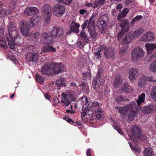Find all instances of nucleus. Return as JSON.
I'll use <instances>...</instances> for the list:
<instances>
[{"label":"nucleus","mask_w":156,"mask_h":156,"mask_svg":"<svg viewBox=\"0 0 156 156\" xmlns=\"http://www.w3.org/2000/svg\"><path fill=\"white\" fill-rule=\"evenodd\" d=\"M54 104L55 105H56L59 102V101L57 98H55L53 101Z\"/></svg>","instance_id":"bf43d9fd"},{"label":"nucleus","mask_w":156,"mask_h":156,"mask_svg":"<svg viewBox=\"0 0 156 156\" xmlns=\"http://www.w3.org/2000/svg\"><path fill=\"white\" fill-rule=\"evenodd\" d=\"M11 59L12 60H13L14 62L15 63V64H16V63H18V61H17V60L16 59H15V58H14V56H11Z\"/></svg>","instance_id":"0e129e2a"},{"label":"nucleus","mask_w":156,"mask_h":156,"mask_svg":"<svg viewBox=\"0 0 156 156\" xmlns=\"http://www.w3.org/2000/svg\"><path fill=\"white\" fill-rule=\"evenodd\" d=\"M135 142H133L134 144V146L133 147L132 145L131 142H129V144L131 149L133 152L135 153L139 152L141 150V148L139 146L136 145V144L135 143Z\"/></svg>","instance_id":"473e14b6"},{"label":"nucleus","mask_w":156,"mask_h":156,"mask_svg":"<svg viewBox=\"0 0 156 156\" xmlns=\"http://www.w3.org/2000/svg\"><path fill=\"white\" fill-rule=\"evenodd\" d=\"M128 48L129 47L128 46L123 47L120 49L119 54L121 55H123L126 53Z\"/></svg>","instance_id":"c03bdc74"},{"label":"nucleus","mask_w":156,"mask_h":156,"mask_svg":"<svg viewBox=\"0 0 156 156\" xmlns=\"http://www.w3.org/2000/svg\"><path fill=\"white\" fill-rule=\"evenodd\" d=\"M87 156H91L90 153V149H88L86 151Z\"/></svg>","instance_id":"e2e57ef3"},{"label":"nucleus","mask_w":156,"mask_h":156,"mask_svg":"<svg viewBox=\"0 0 156 156\" xmlns=\"http://www.w3.org/2000/svg\"><path fill=\"white\" fill-rule=\"evenodd\" d=\"M98 78H99V82H100V84L101 85H102L104 84V80L103 79H100V77H99Z\"/></svg>","instance_id":"338daca9"},{"label":"nucleus","mask_w":156,"mask_h":156,"mask_svg":"<svg viewBox=\"0 0 156 156\" xmlns=\"http://www.w3.org/2000/svg\"><path fill=\"white\" fill-rule=\"evenodd\" d=\"M128 99H125L121 95H119L117 97L116 99V101L118 102L123 101H126Z\"/></svg>","instance_id":"09e8293b"},{"label":"nucleus","mask_w":156,"mask_h":156,"mask_svg":"<svg viewBox=\"0 0 156 156\" xmlns=\"http://www.w3.org/2000/svg\"><path fill=\"white\" fill-rule=\"evenodd\" d=\"M28 49L30 50H32L34 48V47L33 45H29L28 46Z\"/></svg>","instance_id":"774afa93"},{"label":"nucleus","mask_w":156,"mask_h":156,"mask_svg":"<svg viewBox=\"0 0 156 156\" xmlns=\"http://www.w3.org/2000/svg\"><path fill=\"white\" fill-rule=\"evenodd\" d=\"M0 46L2 48L6 49L7 46L4 37L0 39Z\"/></svg>","instance_id":"ea45409f"},{"label":"nucleus","mask_w":156,"mask_h":156,"mask_svg":"<svg viewBox=\"0 0 156 156\" xmlns=\"http://www.w3.org/2000/svg\"><path fill=\"white\" fill-rule=\"evenodd\" d=\"M64 119L69 122H72V120L68 116L65 117Z\"/></svg>","instance_id":"680f3d73"},{"label":"nucleus","mask_w":156,"mask_h":156,"mask_svg":"<svg viewBox=\"0 0 156 156\" xmlns=\"http://www.w3.org/2000/svg\"><path fill=\"white\" fill-rule=\"evenodd\" d=\"M145 51L143 49L137 47L134 48L131 53V58L134 62H136L138 60L143 57Z\"/></svg>","instance_id":"1a4fd4ad"},{"label":"nucleus","mask_w":156,"mask_h":156,"mask_svg":"<svg viewBox=\"0 0 156 156\" xmlns=\"http://www.w3.org/2000/svg\"><path fill=\"white\" fill-rule=\"evenodd\" d=\"M122 90L126 93L129 92V85L127 83H126L123 84Z\"/></svg>","instance_id":"49530a36"},{"label":"nucleus","mask_w":156,"mask_h":156,"mask_svg":"<svg viewBox=\"0 0 156 156\" xmlns=\"http://www.w3.org/2000/svg\"><path fill=\"white\" fill-rule=\"evenodd\" d=\"M40 40L42 43L48 45L52 42L53 39L51 37L49 36L47 33H44L41 35Z\"/></svg>","instance_id":"6ab92c4d"},{"label":"nucleus","mask_w":156,"mask_h":156,"mask_svg":"<svg viewBox=\"0 0 156 156\" xmlns=\"http://www.w3.org/2000/svg\"><path fill=\"white\" fill-rule=\"evenodd\" d=\"M4 29L0 26V37L2 36L3 34Z\"/></svg>","instance_id":"052dcab7"},{"label":"nucleus","mask_w":156,"mask_h":156,"mask_svg":"<svg viewBox=\"0 0 156 156\" xmlns=\"http://www.w3.org/2000/svg\"><path fill=\"white\" fill-rule=\"evenodd\" d=\"M144 80H146L147 81L150 82H156V76H144L143 77Z\"/></svg>","instance_id":"a19ab883"},{"label":"nucleus","mask_w":156,"mask_h":156,"mask_svg":"<svg viewBox=\"0 0 156 156\" xmlns=\"http://www.w3.org/2000/svg\"><path fill=\"white\" fill-rule=\"evenodd\" d=\"M156 111V105L151 104L143 107L142 111L146 113H153Z\"/></svg>","instance_id":"aec40b11"},{"label":"nucleus","mask_w":156,"mask_h":156,"mask_svg":"<svg viewBox=\"0 0 156 156\" xmlns=\"http://www.w3.org/2000/svg\"><path fill=\"white\" fill-rule=\"evenodd\" d=\"M96 117L100 120L103 117L102 110L100 108H97L95 111Z\"/></svg>","instance_id":"72a5a7b5"},{"label":"nucleus","mask_w":156,"mask_h":156,"mask_svg":"<svg viewBox=\"0 0 156 156\" xmlns=\"http://www.w3.org/2000/svg\"><path fill=\"white\" fill-rule=\"evenodd\" d=\"M56 51V49L55 48L51 46L44 47L41 49V53L47 52H55Z\"/></svg>","instance_id":"c85d7f7f"},{"label":"nucleus","mask_w":156,"mask_h":156,"mask_svg":"<svg viewBox=\"0 0 156 156\" xmlns=\"http://www.w3.org/2000/svg\"><path fill=\"white\" fill-rule=\"evenodd\" d=\"M145 97V95L144 93H142L138 96V99L136 101L138 106L144 101Z\"/></svg>","instance_id":"f704fd0d"},{"label":"nucleus","mask_w":156,"mask_h":156,"mask_svg":"<svg viewBox=\"0 0 156 156\" xmlns=\"http://www.w3.org/2000/svg\"><path fill=\"white\" fill-rule=\"evenodd\" d=\"M96 15L92 14L89 20L85 21L82 25L83 30L85 29L87 24V28L89 34L93 39H95L97 36L98 34L95 31L94 21V19Z\"/></svg>","instance_id":"39448f33"},{"label":"nucleus","mask_w":156,"mask_h":156,"mask_svg":"<svg viewBox=\"0 0 156 156\" xmlns=\"http://www.w3.org/2000/svg\"><path fill=\"white\" fill-rule=\"evenodd\" d=\"M79 103L82 105L83 108L85 107L81 112V118L84 122H88L93 119V113L94 108L99 105V103L93 102L91 105L92 107H87L89 105V99L86 96H84L80 98L78 100Z\"/></svg>","instance_id":"f257e3e1"},{"label":"nucleus","mask_w":156,"mask_h":156,"mask_svg":"<svg viewBox=\"0 0 156 156\" xmlns=\"http://www.w3.org/2000/svg\"><path fill=\"white\" fill-rule=\"evenodd\" d=\"M128 134L131 140L135 142V139L138 138L141 134V129L136 125L133 126L131 128V133Z\"/></svg>","instance_id":"9d476101"},{"label":"nucleus","mask_w":156,"mask_h":156,"mask_svg":"<svg viewBox=\"0 0 156 156\" xmlns=\"http://www.w3.org/2000/svg\"><path fill=\"white\" fill-rule=\"evenodd\" d=\"M87 11L86 10L84 9H81L80 10V13L81 15H84L85 14H87Z\"/></svg>","instance_id":"13d9d810"},{"label":"nucleus","mask_w":156,"mask_h":156,"mask_svg":"<svg viewBox=\"0 0 156 156\" xmlns=\"http://www.w3.org/2000/svg\"><path fill=\"white\" fill-rule=\"evenodd\" d=\"M144 156H154V152L152 148L148 147L146 148L144 151Z\"/></svg>","instance_id":"2f4dec72"},{"label":"nucleus","mask_w":156,"mask_h":156,"mask_svg":"<svg viewBox=\"0 0 156 156\" xmlns=\"http://www.w3.org/2000/svg\"><path fill=\"white\" fill-rule=\"evenodd\" d=\"M138 72V69H132L130 70L129 72V78L130 81H132L135 78Z\"/></svg>","instance_id":"393cba45"},{"label":"nucleus","mask_w":156,"mask_h":156,"mask_svg":"<svg viewBox=\"0 0 156 156\" xmlns=\"http://www.w3.org/2000/svg\"><path fill=\"white\" fill-rule=\"evenodd\" d=\"M51 63L45 64L43 66L41 69V72L42 75H51Z\"/></svg>","instance_id":"412c9836"},{"label":"nucleus","mask_w":156,"mask_h":156,"mask_svg":"<svg viewBox=\"0 0 156 156\" xmlns=\"http://www.w3.org/2000/svg\"><path fill=\"white\" fill-rule=\"evenodd\" d=\"M145 46L146 48L147 53L150 57L149 61H151L156 56V55H154V53L152 54L151 56L150 55H149V54L156 48V44L147 43L145 44Z\"/></svg>","instance_id":"f3484780"},{"label":"nucleus","mask_w":156,"mask_h":156,"mask_svg":"<svg viewBox=\"0 0 156 156\" xmlns=\"http://www.w3.org/2000/svg\"><path fill=\"white\" fill-rule=\"evenodd\" d=\"M55 85L58 89H60L61 87L65 86L64 78L62 77L58 79L56 81Z\"/></svg>","instance_id":"7c9ffc66"},{"label":"nucleus","mask_w":156,"mask_h":156,"mask_svg":"<svg viewBox=\"0 0 156 156\" xmlns=\"http://www.w3.org/2000/svg\"><path fill=\"white\" fill-rule=\"evenodd\" d=\"M113 126L114 129L115 130H116L119 133L121 134V135H122L123 134L122 131L119 128L117 127L116 126H115L114 125H113Z\"/></svg>","instance_id":"4d7b16f0"},{"label":"nucleus","mask_w":156,"mask_h":156,"mask_svg":"<svg viewBox=\"0 0 156 156\" xmlns=\"http://www.w3.org/2000/svg\"><path fill=\"white\" fill-rule=\"evenodd\" d=\"M39 34V32H36L35 33L32 34L31 35V37L33 39H35L38 37Z\"/></svg>","instance_id":"864d4df0"},{"label":"nucleus","mask_w":156,"mask_h":156,"mask_svg":"<svg viewBox=\"0 0 156 156\" xmlns=\"http://www.w3.org/2000/svg\"><path fill=\"white\" fill-rule=\"evenodd\" d=\"M36 79L38 83H42L44 81V77L37 74L35 75Z\"/></svg>","instance_id":"a18cd8bd"},{"label":"nucleus","mask_w":156,"mask_h":156,"mask_svg":"<svg viewBox=\"0 0 156 156\" xmlns=\"http://www.w3.org/2000/svg\"><path fill=\"white\" fill-rule=\"evenodd\" d=\"M80 27V25L75 21H72L70 25V29L71 31L78 33L79 32V28Z\"/></svg>","instance_id":"bb28decb"},{"label":"nucleus","mask_w":156,"mask_h":156,"mask_svg":"<svg viewBox=\"0 0 156 156\" xmlns=\"http://www.w3.org/2000/svg\"><path fill=\"white\" fill-rule=\"evenodd\" d=\"M116 108L118 109V111L122 115V118H123L122 115H126L129 112L128 118L130 121L134 119V118L136 115V112L138 111L137 109L136 108L135 102H131L130 104L127 105L124 108L116 107Z\"/></svg>","instance_id":"7ed1b4c3"},{"label":"nucleus","mask_w":156,"mask_h":156,"mask_svg":"<svg viewBox=\"0 0 156 156\" xmlns=\"http://www.w3.org/2000/svg\"><path fill=\"white\" fill-rule=\"evenodd\" d=\"M52 10L54 16L56 17H60L64 13L65 8L62 5L57 4L54 6Z\"/></svg>","instance_id":"9b49d317"},{"label":"nucleus","mask_w":156,"mask_h":156,"mask_svg":"<svg viewBox=\"0 0 156 156\" xmlns=\"http://www.w3.org/2000/svg\"><path fill=\"white\" fill-rule=\"evenodd\" d=\"M17 28L16 25L13 23L9 24L8 30V33L5 34L6 38L8 41V45L12 49L15 48V41L17 40L20 42L21 40L19 34L16 31Z\"/></svg>","instance_id":"f03ea898"},{"label":"nucleus","mask_w":156,"mask_h":156,"mask_svg":"<svg viewBox=\"0 0 156 156\" xmlns=\"http://www.w3.org/2000/svg\"><path fill=\"white\" fill-rule=\"evenodd\" d=\"M41 20V18L38 16H32L29 22V25L31 28H33L35 26L39 24V22Z\"/></svg>","instance_id":"a211bd4d"},{"label":"nucleus","mask_w":156,"mask_h":156,"mask_svg":"<svg viewBox=\"0 0 156 156\" xmlns=\"http://www.w3.org/2000/svg\"><path fill=\"white\" fill-rule=\"evenodd\" d=\"M39 58V55L37 53L30 52L26 55V59L29 62H32L36 64Z\"/></svg>","instance_id":"4468645a"},{"label":"nucleus","mask_w":156,"mask_h":156,"mask_svg":"<svg viewBox=\"0 0 156 156\" xmlns=\"http://www.w3.org/2000/svg\"><path fill=\"white\" fill-rule=\"evenodd\" d=\"M58 2H61L66 5L71 4L73 0H56Z\"/></svg>","instance_id":"de8ad7c7"},{"label":"nucleus","mask_w":156,"mask_h":156,"mask_svg":"<svg viewBox=\"0 0 156 156\" xmlns=\"http://www.w3.org/2000/svg\"><path fill=\"white\" fill-rule=\"evenodd\" d=\"M142 18V16L140 15L137 16L132 20L131 23H133L136 21L141 19Z\"/></svg>","instance_id":"8fccbe9b"},{"label":"nucleus","mask_w":156,"mask_h":156,"mask_svg":"<svg viewBox=\"0 0 156 156\" xmlns=\"http://www.w3.org/2000/svg\"><path fill=\"white\" fill-rule=\"evenodd\" d=\"M146 139V137L144 135H141V134L140 135L139 138H136V139H135V141L137 142L138 140L139 139L141 141H144Z\"/></svg>","instance_id":"3c124183"},{"label":"nucleus","mask_w":156,"mask_h":156,"mask_svg":"<svg viewBox=\"0 0 156 156\" xmlns=\"http://www.w3.org/2000/svg\"><path fill=\"white\" fill-rule=\"evenodd\" d=\"M154 38L153 34L151 32H148L143 35L140 40L142 41L147 42L153 40Z\"/></svg>","instance_id":"5701e85b"},{"label":"nucleus","mask_w":156,"mask_h":156,"mask_svg":"<svg viewBox=\"0 0 156 156\" xmlns=\"http://www.w3.org/2000/svg\"><path fill=\"white\" fill-rule=\"evenodd\" d=\"M93 87L94 90L97 91L99 88V86L98 83L97 79H94L92 82Z\"/></svg>","instance_id":"79ce46f5"},{"label":"nucleus","mask_w":156,"mask_h":156,"mask_svg":"<svg viewBox=\"0 0 156 156\" xmlns=\"http://www.w3.org/2000/svg\"><path fill=\"white\" fill-rule=\"evenodd\" d=\"M98 24L100 23L101 25V27H102L105 24L106 21L104 20H100V19H99V21L98 22Z\"/></svg>","instance_id":"6e6d98bb"},{"label":"nucleus","mask_w":156,"mask_h":156,"mask_svg":"<svg viewBox=\"0 0 156 156\" xmlns=\"http://www.w3.org/2000/svg\"><path fill=\"white\" fill-rule=\"evenodd\" d=\"M38 12V10L37 8L31 6L27 8L24 13L26 16H29L37 14Z\"/></svg>","instance_id":"4be33fe9"},{"label":"nucleus","mask_w":156,"mask_h":156,"mask_svg":"<svg viewBox=\"0 0 156 156\" xmlns=\"http://www.w3.org/2000/svg\"><path fill=\"white\" fill-rule=\"evenodd\" d=\"M103 73V69L102 68H100L99 69L97 74L98 78L100 77Z\"/></svg>","instance_id":"5fc2aeb1"},{"label":"nucleus","mask_w":156,"mask_h":156,"mask_svg":"<svg viewBox=\"0 0 156 156\" xmlns=\"http://www.w3.org/2000/svg\"><path fill=\"white\" fill-rule=\"evenodd\" d=\"M129 11V10L128 9L125 8L123 9L121 12L119 13L117 16V19L119 22H121L123 20H126L125 19L122 20V19L126 16Z\"/></svg>","instance_id":"b1692460"},{"label":"nucleus","mask_w":156,"mask_h":156,"mask_svg":"<svg viewBox=\"0 0 156 156\" xmlns=\"http://www.w3.org/2000/svg\"><path fill=\"white\" fill-rule=\"evenodd\" d=\"M151 96L155 101H156V85L153 87L151 93Z\"/></svg>","instance_id":"37998d69"},{"label":"nucleus","mask_w":156,"mask_h":156,"mask_svg":"<svg viewBox=\"0 0 156 156\" xmlns=\"http://www.w3.org/2000/svg\"><path fill=\"white\" fill-rule=\"evenodd\" d=\"M63 67V65L61 63L58 64L51 63V75L55 74H58L62 72Z\"/></svg>","instance_id":"2eb2a0df"},{"label":"nucleus","mask_w":156,"mask_h":156,"mask_svg":"<svg viewBox=\"0 0 156 156\" xmlns=\"http://www.w3.org/2000/svg\"><path fill=\"white\" fill-rule=\"evenodd\" d=\"M80 37L83 43H87L89 41L88 39L84 32L81 31L80 33Z\"/></svg>","instance_id":"e433bc0d"},{"label":"nucleus","mask_w":156,"mask_h":156,"mask_svg":"<svg viewBox=\"0 0 156 156\" xmlns=\"http://www.w3.org/2000/svg\"><path fill=\"white\" fill-rule=\"evenodd\" d=\"M144 76H143L140 79L138 82V86L140 87H143L147 85V81L146 80H144Z\"/></svg>","instance_id":"c9c22d12"},{"label":"nucleus","mask_w":156,"mask_h":156,"mask_svg":"<svg viewBox=\"0 0 156 156\" xmlns=\"http://www.w3.org/2000/svg\"><path fill=\"white\" fill-rule=\"evenodd\" d=\"M132 39V38L131 34L128 33L123 38L122 40V43L124 44H128L131 41Z\"/></svg>","instance_id":"cd10ccee"},{"label":"nucleus","mask_w":156,"mask_h":156,"mask_svg":"<svg viewBox=\"0 0 156 156\" xmlns=\"http://www.w3.org/2000/svg\"><path fill=\"white\" fill-rule=\"evenodd\" d=\"M106 0H99L95 1L93 4V8H100L105 4Z\"/></svg>","instance_id":"c756f323"},{"label":"nucleus","mask_w":156,"mask_h":156,"mask_svg":"<svg viewBox=\"0 0 156 156\" xmlns=\"http://www.w3.org/2000/svg\"><path fill=\"white\" fill-rule=\"evenodd\" d=\"M48 33L52 37L55 38L61 36L63 34V30L62 28L53 27L50 28Z\"/></svg>","instance_id":"f8f14e48"},{"label":"nucleus","mask_w":156,"mask_h":156,"mask_svg":"<svg viewBox=\"0 0 156 156\" xmlns=\"http://www.w3.org/2000/svg\"><path fill=\"white\" fill-rule=\"evenodd\" d=\"M143 32V30L141 28L135 30L132 34V37L135 38L137 37L142 34Z\"/></svg>","instance_id":"58836bf2"},{"label":"nucleus","mask_w":156,"mask_h":156,"mask_svg":"<svg viewBox=\"0 0 156 156\" xmlns=\"http://www.w3.org/2000/svg\"><path fill=\"white\" fill-rule=\"evenodd\" d=\"M16 0H12L11 4L12 6L10 8V9H5L2 8L0 10V17H2L4 16L10 14L14 10L15 8V5H16Z\"/></svg>","instance_id":"dca6fc26"},{"label":"nucleus","mask_w":156,"mask_h":156,"mask_svg":"<svg viewBox=\"0 0 156 156\" xmlns=\"http://www.w3.org/2000/svg\"><path fill=\"white\" fill-rule=\"evenodd\" d=\"M103 52H104L105 57L108 58L113 57L114 55L113 50L112 48H107L104 46H101L96 49L94 54L97 57L98 59H99L101 58Z\"/></svg>","instance_id":"423d86ee"},{"label":"nucleus","mask_w":156,"mask_h":156,"mask_svg":"<svg viewBox=\"0 0 156 156\" xmlns=\"http://www.w3.org/2000/svg\"><path fill=\"white\" fill-rule=\"evenodd\" d=\"M42 12L44 22L46 23L49 22L51 16V8L50 5L48 4L44 5L42 7Z\"/></svg>","instance_id":"0eeeda50"},{"label":"nucleus","mask_w":156,"mask_h":156,"mask_svg":"<svg viewBox=\"0 0 156 156\" xmlns=\"http://www.w3.org/2000/svg\"><path fill=\"white\" fill-rule=\"evenodd\" d=\"M149 69L151 72H156V60L151 62L149 66Z\"/></svg>","instance_id":"4c0bfd02"},{"label":"nucleus","mask_w":156,"mask_h":156,"mask_svg":"<svg viewBox=\"0 0 156 156\" xmlns=\"http://www.w3.org/2000/svg\"><path fill=\"white\" fill-rule=\"evenodd\" d=\"M80 87L83 89H87L88 87L87 84L84 81L82 82L81 83Z\"/></svg>","instance_id":"603ef678"},{"label":"nucleus","mask_w":156,"mask_h":156,"mask_svg":"<svg viewBox=\"0 0 156 156\" xmlns=\"http://www.w3.org/2000/svg\"><path fill=\"white\" fill-rule=\"evenodd\" d=\"M122 81V76L119 75H116L115 77V80L113 83V86L115 88H117L120 85Z\"/></svg>","instance_id":"a878e982"},{"label":"nucleus","mask_w":156,"mask_h":156,"mask_svg":"<svg viewBox=\"0 0 156 156\" xmlns=\"http://www.w3.org/2000/svg\"><path fill=\"white\" fill-rule=\"evenodd\" d=\"M133 0H125V3L126 5H129L132 2Z\"/></svg>","instance_id":"69168bd1"},{"label":"nucleus","mask_w":156,"mask_h":156,"mask_svg":"<svg viewBox=\"0 0 156 156\" xmlns=\"http://www.w3.org/2000/svg\"><path fill=\"white\" fill-rule=\"evenodd\" d=\"M59 96L61 98L60 101L64 107L68 106L72 101H75L76 98L75 94L71 90H66L61 93Z\"/></svg>","instance_id":"20e7f679"},{"label":"nucleus","mask_w":156,"mask_h":156,"mask_svg":"<svg viewBox=\"0 0 156 156\" xmlns=\"http://www.w3.org/2000/svg\"><path fill=\"white\" fill-rule=\"evenodd\" d=\"M28 25V23L26 21H22L20 23V30L24 36H29L30 35Z\"/></svg>","instance_id":"ddd939ff"},{"label":"nucleus","mask_w":156,"mask_h":156,"mask_svg":"<svg viewBox=\"0 0 156 156\" xmlns=\"http://www.w3.org/2000/svg\"><path fill=\"white\" fill-rule=\"evenodd\" d=\"M119 26L121 30L117 34L118 39L119 41L121 39L125 33L127 32L129 30V22L127 20H124L122 22H120Z\"/></svg>","instance_id":"6e6552de"}]
</instances>
